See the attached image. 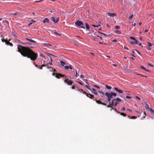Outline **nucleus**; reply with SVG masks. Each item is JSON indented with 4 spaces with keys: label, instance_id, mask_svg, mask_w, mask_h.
<instances>
[{
    "label": "nucleus",
    "instance_id": "obj_1",
    "mask_svg": "<svg viewBox=\"0 0 154 154\" xmlns=\"http://www.w3.org/2000/svg\"><path fill=\"white\" fill-rule=\"evenodd\" d=\"M17 48L18 51L23 56L29 58L32 60H35L37 59L38 54L29 48L18 45Z\"/></svg>",
    "mask_w": 154,
    "mask_h": 154
},
{
    "label": "nucleus",
    "instance_id": "obj_2",
    "mask_svg": "<svg viewBox=\"0 0 154 154\" xmlns=\"http://www.w3.org/2000/svg\"><path fill=\"white\" fill-rule=\"evenodd\" d=\"M75 24L78 27H80L81 28L85 29L84 24L82 21L78 20L75 22Z\"/></svg>",
    "mask_w": 154,
    "mask_h": 154
},
{
    "label": "nucleus",
    "instance_id": "obj_3",
    "mask_svg": "<svg viewBox=\"0 0 154 154\" xmlns=\"http://www.w3.org/2000/svg\"><path fill=\"white\" fill-rule=\"evenodd\" d=\"M10 41V39H9V41H8L7 39H5L4 38H2V41L3 42H5L7 45H9L11 46H13V45L12 43L9 42Z\"/></svg>",
    "mask_w": 154,
    "mask_h": 154
},
{
    "label": "nucleus",
    "instance_id": "obj_4",
    "mask_svg": "<svg viewBox=\"0 0 154 154\" xmlns=\"http://www.w3.org/2000/svg\"><path fill=\"white\" fill-rule=\"evenodd\" d=\"M131 40L130 43L131 44H137L138 43V42L135 38L133 37H131L130 38Z\"/></svg>",
    "mask_w": 154,
    "mask_h": 154
},
{
    "label": "nucleus",
    "instance_id": "obj_5",
    "mask_svg": "<svg viewBox=\"0 0 154 154\" xmlns=\"http://www.w3.org/2000/svg\"><path fill=\"white\" fill-rule=\"evenodd\" d=\"M105 94L108 97V101L109 103H110L111 98L112 97L111 95L110 94V93L108 92H106L105 93Z\"/></svg>",
    "mask_w": 154,
    "mask_h": 154
},
{
    "label": "nucleus",
    "instance_id": "obj_6",
    "mask_svg": "<svg viewBox=\"0 0 154 154\" xmlns=\"http://www.w3.org/2000/svg\"><path fill=\"white\" fill-rule=\"evenodd\" d=\"M50 19L53 21L54 23H56L59 21V17H56V19H55L54 17H52Z\"/></svg>",
    "mask_w": 154,
    "mask_h": 154
},
{
    "label": "nucleus",
    "instance_id": "obj_7",
    "mask_svg": "<svg viewBox=\"0 0 154 154\" xmlns=\"http://www.w3.org/2000/svg\"><path fill=\"white\" fill-rule=\"evenodd\" d=\"M64 82L68 85H72L73 83V82L68 79H66Z\"/></svg>",
    "mask_w": 154,
    "mask_h": 154
},
{
    "label": "nucleus",
    "instance_id": "obj_8",
    "mask_svg": "<svg viewBox=\"0 0 154 154\" xmlns=\"http://www.w3.org/2000/svg\"><path fill=\"white\" fill-rule=\"evenodd\" d=\"M116 101V99H114L112 100L111 103H109V105H108L107 106V107H112L113 106L114 101Z\"/></svg>",
    "mask_w": 154,
    "mask_h": 154
},
{
    "label": "nucleus",
    "instance_id": "obj_9",
    "mask_svg": "<svg viewBox=\"0 0 154 154\" xmlns=\"http://www.w3.org/2000/svg\"><path fill=\"white\" fill-rule=\"evenodd\" d=\"M55 76L58 79H59L60 77H65L66 76L60 73H56Z\"/></svg>",
    "mask_w": 154,
    "mask_h": 154
},
{
    "label": "nucleus",
    "instance_id": "obj_10",
    "mask_svg": "<svg viewBox=\"0 0 154 154\" xmlns=\"http://www.w3.org/2000/svg\"><path fill=\"white\" fill-rule=\"evenodd\" d=\"M90 90L91 91L92 93L94 94L95 95H97L98 94L97 92L93 88H91Z\"/></svg>",
    "mask_w": 154,
    "mask_h": 154
},
{
    "label": "nucleus",
    "instance_id": "obj_11",
    "mask_svg": "<svg viewBox=\"0 0 154 154\" xmlns=\"http://www.w3.org/2000/svg\"><path fill=\"white\" fill-rule=\"evenodd\" d=\"M28 40L29 42H32V43H36V42L32 39H29V38H25V40Z\"/></svg>",
    "mask_w": 154,
    "mask_h": 154
},
{
    "label": "nucleus",
    "instance_id": "obj_12",
    "mask_svg": "<svg viewBox=\"0 0 154 154\" xmlns=\"http://www.w3.org/2000/svg\"><path fill=\"white\" fill-rule=\"evenodd\" d=\"M114 90L116 91L119 92V93L122 94L123 92V91L122 90L120 89H119L117 88H115Z\"/></svg>",
    "mask_w": 154,
    "mask_h": 154
},
{
    "label": "nucleus",
    "instance_id": "obj_13",
    "mask_svg": "<svg viewBox=\"0 0 154 154\" xmlns=\"http://www.w3.org/2000/svg\"><path fill=\"white\" fill-rule=\"evenodd\" d=\"M95 101H96V102L98 104H101L103 105H105V106L106 105V104H105L104 103L102 102L100 100H95Z\"/></svg>",
    "mask_w": 154,
    "mask_h": 154
},
{
    "label": "nucleus",
    "instance_id": "obj_14",
    "mask_svg": "<svg viewBox=\"0 0 154 154\" xmlns=\"http://www.w3.org/2000/svg\"><path fill=\"white\" fill-rule=\"evenodd\" d=\"M64 69H65L68 70L69 69H72V66L71 65H69V66H64Z\"/></svg>",
    "mask_w": 154,
    "mask_h": 154
},
{
    "label": "nucleus",
    "instance_id": "obj_15",
    "mask_svg": "<svg viewBox=\"0 0 154 154\" xmlns=\"http://www.w3.org/2000/svg\"><path fill=\"white\" fill-rule=\"evenodd\" d=\"M108 15L110 16L113 17L114 16H116V14L114 13H107Z\"/></svg>",
    "mask_w": 154,
    "mask_h": 154
},
{
    "label": "nucleus",
    "instance_id": "obj_16",
    "mask_svg": "<svg viewBox=\"0 0 154 154\" xmlns=\"http://www.w3.org/2000/svg\"><path fill=\"white\" fill-rule=\"evenodd\" d=\"M87 96L88 97H89L91 99H93V98H94V96L93 95H91L90 94H87Z\"/></svg>",
    "mask_w": 154,
    "mask_h": 154
},
{
    "label": "nucleus",
    "instance_id": "obj_17",
    "mask_svg": "<svg viewBox=\"0 0 154 154\" xmlns=\"http://www.w3.org/2000/svg\"><path fill=\"white\" fill-rule=\"evenodd\" d=\"M66 64L65 63L62 61H60V65L61 67L64 66Z\"/></svg>",
    "mask_w": 154,
    "mask_h": 154
},
{
    "label": "nucleus",
    "instance_id": "obj_18",
    "mask_svg": "<svg viewBox=\"0 0 154 154\" xmlns=\"http://www.w3.org/2000/svg\"><path fill=\"white\" fill-rule=\"evenodd\" d=\"M49 20L47 18H45L44 20H43V22L44 23H48L49 22Z\"/></svg>",
    "mask_w": 154,
    "mask_h": 154
},
{
    "label": "nucleus",
    "instance_id": "obj_19",
    "mask_svg": "<svg viewBox=\"0 0 154 154\" xmlns=\"http://www.w3.org/2000/svg\"><path fill=\"white\" fill-rule=\"evenodd\" d=\"M149 111L152 114L154 115V109L150 108V109H149Z\"/></svg>",
    "mask_w": 154,
    "mask_h": 154
},
{
    "label": "nucleus",
    "instance_id": "obj_20",
    "mask_svg": "<svg viewBox=\"0 0 154 154\" xmlns=\"http://www.w3.org/2000/svg\"><path fill=\"white\" fill-rule=\"evenodd\" d=\"M11 34L15 38H16L17 37V36L15 35V33L13 31L12 32Z\"/></svg>",
    "mask_w": 154,
    "mask_h": 154
},
{
    "label": "nucleus",
    "instance_id": "obj_21",
    "mask_svg": "<svg viewBox=\"0 0 154 154\" xmlns=\"http://www.w3.org/2000/svg\"><path fill=\"white\" fill-rule=\"evenodd\" d=\"M98 92L100 93V96L101 97H103L104 96V94L103 92H102L99 91H98Z\"/></svg>",
    "mask_w": 154,
    "mask_h": 154
},
{
    "label": "nucleus",
    "instance_id": "obj_22",
    "mask_svg": "<svg viewBox=\"0 0 154 154\" xmlns=\"http://www.w3.org/2000/svg\"><path fill=\"white\" fill-rule=\"evenodd\" d=\"M110 94L111 95L112 97V96H113L114 97H116L117 95V94L116 93H113L112 92H111Z\"/></svg>",
    "mask_w": 154,
    "mask_h": 154
},
{
    "label": "nucleus",
    "instance_id": "obj_23",
    "mask_svg": "<svg viewBox=\"0 0 154 154\" xmlns=\"http://www.w3.org/2000/svg\"><path fill=\"white\" fill-rule=\"evenodd\" d=\"M144 104L145 105V107L146 109H148L149 110V109H150V108H149V106L147 104V103H144Z\"/></svg>",
    "mask_w": 154,
    "mask_h": 154
},
{
    "label": "nucleus",
    "instance_id": "obj_24",
    "mask_svg": "<svg viewBox=\"0 0 154 154\" xmlns=\"http://www.w3.org/2000/svg\"><path fill=\"white\" fill-rule=\"evenodd\" d=\"M105 88L107 89H109V90H110L112 89V87H111L110 86H109L107 85H105Z\"/></svg>",
    "mask_w": 154,
    "mask_h": 154
},
{
    "label": "nucleus",
    "instance_id": "obj_25",
    "mask_svg": "<svg viewBox=\"0 0 154 154\" xmlns=\"http://www.w3.org/2000/svg\"><path fill=\"white\" fill-rule=\"evenodd\" d=\"M133 14H130V16H129L128 18L129 20H131L133 17Z\"/></svg>",
    "mask_w": 154,
    "mask_h": 154
},
{
    "label": "nucleus",
    "instance_id": "obj_26",
    "mask_svg": "<svg viewBox=\"0 0 154 154\" xmlns=\"http://www.w3.org/2000/svg\"><path fill=\"white\" fill-rule=\"evenodd\" d=\"M140 67L141 69H143V70L147 71V72H148L149 71V70H147V69L146 68L142 66H140Z\"/></svg>",
    "mask_w": 154,
    "mask_h": 154
},
{
    "label": "nucleus",
    "instance_id": "obj_27",
    "mask_svg": "<svg viewBox=\"0 0 154 154\" xmlns=\"http://www.w3.org/2000/svg\"><path fill=\"white\" fill-rule=\"evenodd\" d=\"M115 32L116 33L120 34L121 33V32L120 31L118 30H116L115 31Z\"/></svg>",
    "mask_w": 154,
    "mask_h": 154
},
{
    "label": "nucleus",
    "instance_id": "obj_28",
    "mask_svg": "<svg viewBox=\"0 0 154 154\" xmlns=\"http://www.w3.org/2000/svg\"><path fill=\"white\" fill-rule=\"evenodd\" d=\"M85 26H86V28L87 29H89L90 27H89L88 24L87 23H85Z\"/></svg>",
    "mask_w": 154,
    "mask_h": 154
},
{
    "label": "nucleus",
    "instance_id": "obj_29",
    "mask_svg": "<svg viewBox=\"0 0 154 154\" xmlns=\"http://www.w3.org/2000/svg\"><path fill=\"white\" fill-rule=\"evenodd\" d=\"M128 117L129 119H136L137 118L135 116H132L131 117L130 116H128Z\"/></svg>",
    "mask_w": 154,
    "mask_h": 154
},
{
    "label": "nucleus",
    "instance_id": "obj_30",
    "mask_svg": "<svg viewBox=\"0 0 154 154\" xmlns=\"http://www.w3.org/2000/svg\"><path fill=\"white\" fill-rule=\"evenodd\" d=\"M46 64H43V65H42L41 66H39V68L40 69H42V67H43L46 66Z\"/></svg>",
    "mask_w": 154,
    "mask_h": 154
},
{
    "label": "nucleus",
    "instance_id": "obj_31",
    "mask_svg": "<svg viewBox=\"0 0 154 154\" xmlns=\"http://www.w3.org/2000/svg\"><path fill=\"white\" fill-rule=\"evenodd\" d=\"M20 43L21 44H23V45L26 44V45H30L31 44L29 43H25V42H20Z\"/></svg>",
    "mask_w": 154,
    "mask_h": 154
},
{
    "label": "nucleus",
    "instance_id": "obj_32",
    "mask_svg": "<svg viewBox=\"0 0 154 154\" xmlns=\"http://www.w3.org/2000/svg\"><path fill=\"white\" fill-rule=\"evenodd\" d=\"M44 45H46L45 46L48 47V46H51L52 45L49 44H44Z\"/></svg>",
    "mask_w": 154,
    "mask_h": 154
},
{
    "label": "nucleus",
    "instance_id": "obj_33",
    "mask_svg": "<svg viewBox=\"0 0 154 154\" xmlns=\"http://www.w3.org/2000/svg\"><path fill=\"white\" fill-rule=\"evenodd\" d=\"M117 100L118 102H120L121 101V100L119 97L117 98L116 99V100Z\"/></svg>",
    "mask_w": 154,
    "mask_h": 154
},
{
    "label": "nucleus",
    "instance_id": "obj_34",
    "mask_svg": "<svg viewBox=\"0 0 154 154\" xmlns=\"http://www.w3.org/2000/svg\"><path fill=\"white\" fill-rule=\"evenodd\" d=\"M147 43L149 47H151L152 45V44L149 42H148Z\"/></svg>",
    "mask_w": 154,
    "mask_h": 154
},
{
    "label": "nucleus",
    "instance_id": "obj_35",
    "mask_svg": "<svg viewBox=\"0 0 154 154\" xmlns=\"http://www.w3.org/2000/svg\"><path fill=\"white\" fill-rule=\"evenodd\" d=\"M85 87H86L87 89L89 90H91V88H90V87L89 86L87 85H85Z\"/></svg>",
    "mask_w": 154,
    "mask_h": 154
},
{
    "label": "nucleus",
    "instance_id": "obj_36",
    "mask_svg": "<svg viewBox=\"0 0 154 154\" xmlns=\"http://www.w3.org/2000/svg\"><path fill=\"white\" fill-rule=\"evenodd\" d=\"M120 114L121 115L123 116H126V114L124 113L121 112L120 113Z\"/></svg>",
    "mask_w": 154,
    "mask_h": 154
},
{
    "label": "nucleus",
    "instance_id": "obj_37",
    "mask_svg": "<svg viewBox=\"0 0 154 154\" xmlns=\"http://www.w3.org/2000/svg\"><path fill=\"white\" fill-rule=\"evenodd\" d=\"M54 34L55 35H58L59 36H60L61 35V34H60L58 33H57L56 32H54Z\"/></svg>",
    "mask_w": 154,
    "mask_h": 154
},
{
    "label": "nucleus",
    "instance_id": "obj_38",
    "mask_svg": "<svg viewBox=\"0 0 154 154\" xmlns=\"http://www.w3.org/2000/svg\"><path fill=\"white\" fill-rule=\"evenodd\" d=\"M94 27H98L99 26H100V24H99V25H92Z\"/></svg>",
    "mask_w": 154,
    "mask_h": 154
},
{
    "label": "nucleus",
    "instance_id": "obj_39",
    "mask_svg": "<svg viewBox=\"0 0 154 154\" xmlns=\"http://www.w3.org/2000/svg\"><path fill=\"white\" fill-rule=\"evenodd\" d=\"M114 103H115V106H116L119 104V103L117 101H116L115 102H114Z\"/></svg>",
    "mask_w": 154,
    "mask_h": 154
},
{
    "label": "nucleus",
    "instance_id": "obj_40",
    "mask_svg": "<svg viewBox=\"0 0 154 154\" xmlns=\"http://www.w3.org/2000/svg\"><path fill=\"white\" fill-rule=\"evenodd\" d=\"M57 72V71L56 69H54V73L53 74V75H54L55 74H56V72Z\"/></svg>",
    "mask_w": 154,
    "mask_h": 154
},
{
    "label": "nucleus",
    "instance_id": "obj_41",
    "mask_svg": "<svg viewBox=\"0 0 154 154\" xmlns=\"http://www.w3.org/2000/svg\"><path fill=\"white\" fill-rule=\"evenodd\" d=\"M93 86L96 88H98V89H100V88L99 86H97L96 85H94Z\"/></svg>",
    "mask_w": 154,
    "mask_h": 154
},
{
    "label": "nucleus",
    "instance_id": "obj_42",
    "mask_svg": "<svg viewBox=\"0 0 154 154\" xmlns=\"http://www.w3.org/2000/svg\"><path fill=\"white\" fill-rule=\"evenodd\" d=\"M120 27V26H116L115 28L116 29H119Z\"/></svg>",
    "mask_w": 154,
    "mask_h": 154
},
{
    "label": "nucleus",
    "instance_id": "obj_43",
    "mask_svg": "<svg viewBox=\"0 0 154 154\" xmlns=\"http://www.w3.org/2000/svg\"><path fill=\"white\" fill-rule=\"evenodd\" d=\"M126 98L128 99H131V97L129 96H126Z\"/></svg>",
    "mask_w": 154,
    "mask_h": 154
},
{
    "label": "nucleus",
    "instance_id": "obj_44",
    "mask_svg": "<svg viewBox=\"0 0 154 154\" xmlns=\"http://www.w3.org/2000/svg\"><path fill=\"white\" fill-rule=\"evenodd\" d=\"M13 14L14 15H17L18 14V13L16 12V13H13V14Z\"/></svg>",
    "mask_w": 154,
    "mask_h": 154
},
{
    "label": "nucleus",
    "instance_id": "obj_45",
    "mask_svg": "<svg viewBox=\"0 0 154 154\" xmlns=\"http://www.w3.org/2000/svg\"><path fill=\"white\" fill-rule=\"evenodd\" d=\"M79 84H80L81 85H83V84L81 82H78V81H77V82Z\"/></svg>",
    "mask_w": 154,
    "mask_h": 154
},
{
    "label": "nucleus",
    "instance_id": "obj_46",
    "mask_svg": "<svg viewBox=\"0 0 154 154\" xmlns=\"http://www.w3.org/2000/svg\"><path fill=\"white\" fill-rule=\"evenodd\" d=\"M75 76L77 77V71L76 70H75Z\"/></svg>",
    "mask_w": 154,
    "mask_h": 154
},
{
    "label": "nucleus",
    "instance_id": "obj_47",
    "mask_svg": "<svg viewBox=\"0 0 154 154\" xmlns=\"http://www.w3.org/2000/svg\"><path fill=\"white\" fill-rule=\"evenodd\" d=\"M83 94H86V95L87 96V94H87L86 92H85V91H83Z\"/></svg>",
    "mask_w": 154,
    "mask_h": 154
},
{
    "label": "nucleus",
    "instance_id": "obj_48",
    "mask_svg": "<svg viewBox=\"0 0 154 154\" xmlns=\"http://www.w3.org/2000/svg\"><path fill=\"white\" fill-rule=\"evenodd\" d=\"M117 41V40L116 39H114L112 40V42H116Z\"/></svg>",
    "mask_w": 154,
    "mask_h": 154
},
{
    "label": "nucleus",
    "instance_id": "obj_49",
    "mask_svg": "<svg viewBox=\"0 0 154 154\" xmlns=\"http://www.w3.org/2000/svg\"><path fill=\"white\" fill-rule=\"evenodd\" d=\"M136 98L138 100H140V98L137 96L136 97Z\"/></svg>",
    "mask_w": 154,
    "mask_h": 154
},
{
    "label": "nucleus",
    "instance_id": "obj_50",
    "mask_svg": "<svg viewBox=\"0 0 154 154\" xmlns=\"http://www.w3.org/2000/svg\"><path fill=\"white\" fill-rule=\"evenodd\" d=\"M32 23H30L29 24H28V26H30L32 24Z\"/></svg>",
    "mask_w": 154,
    "mask_h": 154
},
{
    "label": "nucleus",
    "instance_id": "obj_51",
    "mask_svg": "<svg viewBox=\"0 0 154 154\" xmlns=\"http://www.w3.org/2000/svg\"><path fill=\"white\" fill-rule=\"evenodd\" d=\"M127 110L129 111L130 112H131V110L130 109H127Z\"/></svg>",
    "mask_w": 154,
    "mask_h": 154
},
{
    "label": "nucleus",
    "instance_id": "obj_52",
    "mask_svg": "<svg viewBox=\"0 0 154 154\" xmlns=\"http://www.w3.org/2000/svg\"><path fill=\"white\" fill-rule=\"evenodd\" d=\"M135 25H136V23H133L132 24V25L133 26H135Z\"/></svg>",
    "mask_w": 154,
    "mask_h": 154
},
{
    "label": "nucleus",
    "instance_id": "obj_53",
    "mask_svg": "<svg viewBox=\"0 0 154 154\" xmlns=\"http://www.w3.org/2000/svg\"><path fill=\"white\" fill-rule=\"evenodd\" d=\"M72 89H74L75 88V86H72Z\"/></svg>",
    "mask_w": 154,
    "mask_h": 154
},
{
    "label": "nucleus",
    "instance_id": "obj_54",
    "mask_svg": "<svg viewBox=\"0 0 154 154\" xmlns=\"http://www.w3.org/2000/svg\"><path fill=\"white\" fill-rule=\"evenodd\" d=\"M90 53L91 54L92 56H94V54L93 53Z\"/></svg>",
    "mask_w": 154,
    "mask_h": 154
},
{
    "label": "nucleus",
    "instance_id": "obj_55",
    "mask_svg": "<svg viewBox=\"0 0 154 154\" xmlns=\"http://www.w3.org/2000/svg\"><path fill=\"white\" fill-rule=\"evenodd\" d=\"M80 76L81 78H84V76H83L82 75H81Z\"/></svg>",
    "mask_w": 154,
    "mask_h": 154
},
{
    "label": "nucleus",
    "instance_id": "obj_56",
    "mask_svg": "<svg viewBox=\"0 0 154 154\" xmlns=\"http://www.w3.org/2000/svg\"><path fill=\"white\" fill-rule=\"evenodd\" d=\"M79 90V91H83V90L82 89H80Z\"/></svg>",
    "mask_w": 154,
    "mask_h": 154
},
{
    "label": "nucleus",
    "instance_id": "obj_57",
    "mask_svg": "<svg viewBox=\"0 0 154 154\" xmlns=\"http://www.w3.org/2000/svg\"><path fill=\"white\" fill-rule=\"evenodd\" d=\"M125 110V108L124 107H123V108H122V110Z\"/></svg>",
    "mask_w": 154,
    "mask_h": 154
},
{
    "label": "nucleus",
    "instance_id": "obj_58",
    "mask_svg": "<svg viewBox=\"0 0 154 154\" xmlns=\"http://www.w3.org/2000/svg\"><path fill=\"white\" fill-rule=\"evenodd\" d=\"M31 21H32V22H35V21L34 20H31Z\"/></svg>",
    "mask_w": 154,
    "mask_h": 154
},
{
    "label": "nucleus",
    "instance_id": "obj_59",
    "mask_svg": "<svg viewBox=\"0 0 154 154\" xmlns=\"http://www.w3.org/2000/svg\"><path fill=\"white\" fill-rule=\"evenodd\" d=\"M101 34L104 35L105 36H106V34L105 33H101Z\"/></svg>",
    "mask_w": 154,
    "mask_h": 154
},
{
    "label": "nucleus",
    "instance_id": "obj_60",
    "mask_svg": "<svg viewBox=\"0 0 154 154\" xmlns=\"http://www.w3.org/2000/svg\"><path fill=\"white\" fill-rule=\"evenodd\" d=\"M50 58L51 61V62H52L53 61L52 60V59L51 58V57H50Z\"/></svg>",
    "mask_w": 154,
    "mask_h": 154
},
{
    "label": "nucleus",
    "instance_id": "obj_61",
    "mask_svg": "<svg viewBox=\"0 0 154 154\" xmlns=\"http://www.w3.org/2000/svg\"><path fill=\"white\" fill-rule=\"evenodd\" d=\"M138 24H139V25H140L142 23H141V22H139V23H138Z\"/></svg>",
    "mask_w": 154,
    "mask_h": 154
},
{
    "label": "nucleus",
    "instance_id": "obj_62",
    "mask_svg": "<svg viewBox=\"0 0 154 154\" xmlns=\"http://www.w3.org/2000/svg\"><path fill=\"white\" fill-rule=\"evenodd\" d=\"M48 64H50V65H52V62H51L50 63H48Z\"/></svg>",
    "mask_w": 154,
    "mask_h": 154
},
{
    "label": "nucleus",
    "instance_id": "obj_63",
    "mask_svg": "<svg viewBox=\"0 0 154 154\" xmlns=\"http://www.w3.org/2000/svg\"><path fill=\"white\" fill-rule=\"evenodd\" d=\"M124 48L125 49H127V50H128V48H127L126 47H124Z\"/></svg>",
    "mask_w": 154,
    "mask_h": 154
},
{
    "label": "nucleus",
    "instance_id": "obj_64",
    "mask_svg": "<svg viewBox=\"0 0 154 154\" xmlns=\"http://www.w3.org/2000/svg\"><path fill=\"white\" fill-rule=\"evenodd\" d=\"M131 59H132V60H134V58L133 57H131Z\"/></svg>",
    "mask_w": 154,
    "mask_h": 154
}]
</instances>
